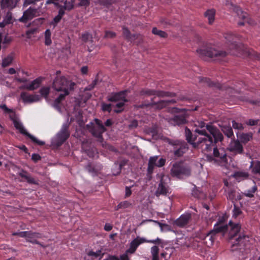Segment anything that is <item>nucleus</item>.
I'll list each match as a JSON object with an SVG mask.
<instances>
[{"label":"nucleus","instance_id":"f257e3e1","mask_svg":"<svg viewBox=\"0 0 260 260\" xmlns=\"http://www.w3.org/2000/svg\"><path fill=\"white\" fill-rule=\"evenodd\" d=\"M197 52L203 59L211 58H214L215 60H220L228 55L226 51L216 50L212 45L207 43H204L200 48L197 50Z\"/></svg>","mask_w":260,"mask_h":260},{"label":"nucleus","instance_id":"f03ea898","mask_svg":"<svg viewBox=\"0 0 260 260\" xmlns=\"http://www.w3.org/2000/svg\"><path fill=\"white\" fill-rule=\"evenodd\" d=\"M249 237L246 235H240L232 242V251L236 252V254L239 259H244L249 252Z\"/></svg>","mask_w":260,"mask_h":260},{"label":"nucleus","instance_id":"7ed1b4c3","mask_svg":"<svg viewBox=\"0 0 260 260\" xmlns=\"http://www.w3.org/2000/svg\"><path fill=\"white\" fill-rule=\"evenodd\" d=\"M194 132L204 137L199 138L192 148L196 149H201L203 152L210 151L213 143V139L212 136L205 129L196 128Z\"/></svg>","mask_w":260,"mask_h":260},{"label":"nucleus","instance_id":"20e7f679","mask_svg":"<svg viewBox=\"0 0 260 260\" xmlns=\"http://www.w3.org/2000/svg\"><path fill=\"white\" fill-rule=\"evenodd\" d=\"M94 121L95 123L90 122L89 124L86 125V128L93 137L96 138L98 141L102 144L103 147H104V141L102 134L106 131V128L100 120L95 118Z\"/></svg>","mask_w":260,"mask_h":260},{"label":"nucleus","instance_id":"39448f33","mask_svg":"<svg viewBox=\"0 0 260 260\" xmlns=\"http://www.w3.org/2000/svg\"><path fill=\"white\" fill-rule=\"evenodd\" d=\"M206 159L210 162H213L221 166L227 167V154L225 150L223 148L214 147L213 148V156L207 155Z\"/></svg>","mask_w":260,"mask_h":260},{"label":"nucleus","instance_id":"423d86ee","mask_svg":"<svg viewBox=\"0 0 260 260\" xmlns=\"http://www.w3.org/2000/svg\"><path fill=\"white\" fill-rule=\"evenodd\" d=\"M75 85V83L67 80L63 76L56 77L53 82V88L54 90L63 92L69 91V89L73 90Z\"/></svg>","mask_w":260,"mask_h":260},{"label":"nucleus","instance_id":"0eeeda50","mask_svg":"<svg viewBox=\"0 0 260 260\" xmlns=\"http://www.w3.org/2000/svg\"><path fill=\"white\" fill-rule=\"evenodd\" d=\"M167 142L173 147L174 155L181 157L188 150V146L184 140L168 139Z\"/></svg>","mask_w":260,"mask_h":260},{"label":"nucleus","instance_id":"6e6552de","mask_svg":"<svg viewBox=\"0 0 260 260\" xmlns=\"http://www.w3.org/2000/svg\"><path fill=\"white\" fill-rule=\"evenodd\" d=\"M190 168L184 165L182 161L174 163L170 171L172 177L180 178L182 175L189 176L190 174Z\"/></svg>","mask_w":260,"mask_h":260},{"label":"nucleus","instance_id":"1a4fd4ad","mask_svg":"<svg viewBox=\"0 0 260 260\" xmlns=\"http://www.w3.org/2000/svg\"><path fill=\"white\" fill-rule=\"evenodd\" d=\"M11 119L12 120L13 122V124L15 128L17 129H18L20 133L27 136L29 138H30L31 141L34 142L35 143H36L38 145L40 146H43L45 145V142L42 141H40L38 140L36 138H35L32 135L29 134L23 127L22 124L18 121L16 118H11Z\"/></svg>","mask_w":260,"mask_h":260},{"label":"nucleus","instance_id":"9d476101","mask_svg":"<svg viewBox=\"0 0 260 260\" xmlns=\"http://www.w3.org/2000/svg\"><path fill=\"white\" fill-rule=\"evenodd\" d=\"M38 13L37 9L29 7L23 12L22 16L18 19V21L23 23H26L34 17H37L38 15Z\"/></svg>","mask_w":260,"mask_h":260},{"label":"nucleus","instance_id":"9b49d317","mask_svg":"<svg viewBox=\"0 0 260 260\" xmlns=\"http://www.w3.org/2000/svg\"><path fill=\"white\" fill-rule=\"evenodd\" d=\"M236 13L239 17L243 20L244 21H241L238 22V24L239 26H242L245 24V23H248L249 25H253L255 24V22L248 17V15L247 13L243 12L241 8L239 7H235Z\"/></svg>","mask_w":260,"mask_h":260},{"label":"nucleus","instance_id":"f8f14e48","mask_svg":"<svg viewBox=\"0 0 260 260\" xmlns=\"http://www.w3.org/2000/svg\"><path fill=\"white\" fill-rule=\"evenodd\" d=\"M69 127L67 125H63L60 131L56 136V145L58 146L62 145L70 136Z\"/></svg>","mask_w":260,"mask_h":260},{"label":"nucleus","instance_id":"ddd939ff","mask_svg":"<svg viewBox=\"0 0 260 260\" xmlns=\"http://www.w3.org/2000/svg\"><path fill=\"white\" fill-rule=\"evenodd\" d=\"M207 131L210 133L215 143L218 142H221L223 139V136L221 132L215 126H208L207 127Z\"/></svg>","mask_w":260,"mask_h":260},{"label":"nucleus","instance_id":"4468645a","mask_svg":"<svg viewBox=\"0 0 260 260\" xmlns=\"http://www.w3.org/2000/svg\"><path fill=\"white\" fill-rule=\"evenodd\" d=\"M126 90L121 91L118 92H112L107 96V100L109 102H116L123 101L127 102L128 100L125 98Z\"/></svg>","mask_w":260,"mask_h":260},{"label":"nucleus","instance_id":"2eb2a0df","mask_svg":"<svg viewBox=\"0 0 260 260\" xmlns=\"http://www.w3.org/2000/svg\"><path fill=\"white\" fill-rule=\"evenodd\" d=\"M224 37L231 49H238L239 46L237 43L238 38L236 36L231 32H228L224 34Z\"/></svg>","mask_w":260,"mask_h":260},{"label":"nucleus","instance_id":"dca6fc26","mask_svg":"<svg viewBox=\"0 0 260 260\" xmlns=\"http://www.w3.org/2000/svg\"><path fill=\"white\" fill-rule=\"evenodd\" d=\"M147 240L144 238H140V237H137L134 239L130 243L129 248L126 250L127 253L133 254L135 253L137 247L142 243L146 242Z\"/></svg>","mask_w":260,"mask_h":260},{"label":"nucleus","instance_id":"f3484780","mask_svg":"<svg viewBox=\"0 0 260 260\" xmlns=\"http://www.w3.org/2000/svg\"><path fill=\"white\" fill-rule=\"evenodd\" d=\"M164 175H162L157 189L155 191V194L157 197H159L161 194L166 196L169 192V186L164 181Z\"/></svg>","mask_w":260,"mask_h":260},{"label":"nucleus","instance_id":"a211bd4d","mask_svg":"<svg viewBox=\"0 0 260 260\" xmlns=\"http://www.w3.org/2000/svg\"><path fill=\"white\" fill-rule=\"evenodd\" d=\"M167 121L173 125H180L187 123L186 117L184 115H175L172 118L167 119Z\"/></svg>","mask_w":260,"mask_h":260},{"label":"nucleus","instance_id":"6ab92c4d","mask_svg":"<svg viewBox=\"0 0 260 260\" xmlns=\"http://www.w3.org/2000/svg\"><path fill=\"white\" fill-rule=\"evenodd\" d=\"M19 176L24 179L28 183L31 184H39V181L32 177L31 175L26 171L21 169L18 173Z\"/></svg>","mask_w":260,"mask_h":260},{"label":"nucleus","instance_id":"aec40b11","mask_svg":"<svg viewBox=\"0 0 260 260\" xmlns=\"http://www.w3.org/2000/svg\"><path fill=\"white\" fill-rule=\"evenodd\" d=\"M229 228H230L229 232V238L232 240L240 232L241 225L239 223H235L232 221L229 223Z\"/></svg>","mask_w":260,"mask_h":260},{"label":"nucleus","instance_id":"412c9836","mask_svg":"<svg viewBox=\"0 0 260 260\" xmlns=\"http://www.w3.org/2000/svg\"><path fill=\"white\" fill-rule=\"evenodd\" d=\"M20 96L24 103H30L40 101V98L37 94H29L26 92H22Z\"/></svg>","mask_w":260,"mask_h":260},{"label":"nucleus","instance_id":"4be33fe9","mask_svg":"<svg viewBox=\"0 0 260 260\" xmlns=\"http://www.w3.org/2000/svg\"><path fill=\"white\" fill-rule=\"evenodd\" d=\"M229 150L236 153L241 154L243 153V146L239 141H233L230 143Z\"/></svg>","mask_w":260,"mask_h":260},{"label":"nucleus","instance_id":"5701e85b","mask_svg":"<svg viewBox=\"0 0 260 260\" xmlns=\"http://www.w3.org/2000/svg\"><path fill=\"white\" fill-rule=\"evenodd\" d=\"M42 82L41 78H37L33 80L29 84H26L21 87V88L28 90H34L37 89L40 85Z\"/></svg>","mask_w":260,"mask_h":260},{"label":"nucleus","instance_id":"b1692460","mask_svg":"<svg viewBox=\"0 0 260 260\" xmlns=\"http://www.w3.org/2000/svg\"><path fill=\"white\" fill-rule=\"evenodd\" d=\"M190 218L191 214L189 213L182 215L176 220V224L180 227L183 226L188 223Z\"/></svg>","mask_w":260,"mask_h":260},{"label":"nucleus","instance_id":"393cba45","mask_svg":"<svg viewBox=\"0 0 260 260\" xmlns=\"http://www.w3.org/2000/svg\"><path fill=\"white\" fill-rule=\"evenodd\" d=\"M222 222V221L220 220L218 222V223H216L214 225L213 230H211V234H213L216 235L217 233H225L228 230V225H220V223Z\"/></svg>","mask_w":260,"mask_h":260},{"label":"nucleus","instance_id":"a878e982","mask_svg":"<svg viewBox=\"0 0 260 260\" xmlns=\"http://www.w3.org/2000/svg\"><path fill=\"white\" fill-rule=\"evenodd\" d=\"M200 82L205 84L207 86L211 87H213L218 89H222V85L218 82H212L210 79L208 78H202L200 79Z\"/></svg>","mask_w":260,"mask_h":260},{"label":"nucleus","instance_id":"bb28decb","mask_svg":"<svg viewBox=\"0 0 260 260\" xmlns=\"http://www.w3.org/2000/svg\"><path fill=\"white\" fill-rule=\"evenodd\" d=\"M26 236H25V238H26V240L32 243H37L38 244L39 242L37 240H36V238H41V235L40 234L38 233H34L32 232L31 231H26Z\"/></svg>","mask_w":260,"mask_h":260},{"label":"nucleus","instance_id":"cd10ccee","mask_svg":"<svg viewBox=\"0 0 260 260\" xmlns=\"http://www.w3.org/2000/svg\"><path fill=\"white\" fill-rule=\"evenodd\" d=\"M17 2V0H2L1 8L2 9H13L16 7Z\"/></svg>","mask_w":260,"mask_h":260},{"label":"nucleus","instance_id":"c85d7f7f","mask_svg":"<svg viewBox=\"0 0 260 260\" xmlns=\"http://www.w3.org/2000/svg\"><path fill=\"white\" fill-rule=\"evenodd\" d=\"M69 94V91H66V92H63V93H61L59 94V96L55 99L53 103V107L55 108L56 109L60 110V104L64 100L66 96L68 95Z\"/></svg>","mask_w":260,"mask_h":260},{"label":"nucleus","instance_id":"c756f323","mask_svg":"<svg viewBox=\"0 0 260 260\" xmlns=\"http://www.w3.org/2000/svg\"><path fill=\"white\" fill-rule=\"evenodd\" d=\"M185 137L187 142L190 144L193 147L196 142H193V134L191 131L187 127L185 128Z\"/></svg>","mask_w":260,"mask_h":260},{"label":"nucleus","instance_id":"7c9ffc66","mask_svg":"<svg viewBox=\"0 0 260 260\" xmlns=\"http://www.w3.org/2000/svg\"><path fill=\"white\" fill-rule=\"evenodd\" d=\"M222 132L229 138H232L234 136L233 131L231 126H220Z\"/></svg>","mask_w":260,"mask_h":260},{"label":"nucleus","instance_id":"2f4dec72","mask_svg":"<svg viewBox=\"0 0 260 260\" xmlns=\"http://www.w3.org/2000/svg\"><path fill=\"white\" fill-rule=\"evenodd\" d=\"M122 36L125 40L129 42H133V34H131L129 29L125 26L122 27Z\"/></svg>","mask_w":260,"mask_h":260},{"label":"nucleus","instance_id":"473e14b6","mask_svg":"<svg viewBox=\"0 0 260 260\" xmlns=\"http://www.w3.org/2000/svg\"><path fill=\"white\" fill-rule=\"evenodd\" d=\"M215 10L214 9L208 10L205 12L204 15L208 18L209 24H212L215 19Z\"/></svg>","mask_w":260,"mask_h":260},{"label":"nucleus","instance_id":"72a5a7b5","mask_svg":"<svg viewBox=\"0 0 260 260\" xmlns=\"http://www.w3.org/2000/svg\"><path fill=\"white\" fill-rule=\"evenodd\" d=\"M155 95L159 98H165V97H175L176 94L174 92H171L168 91H165L162 90H155Z\"/></svg>","mask_w":260,"mask_h":260},{"label":"nucleus","instance_id":"f704fd0d","mask_svg":"<svg viewBox=\"0 0 260 260\" xmlns=\"http://www.w3.org/2000/svg\"><path fill=\"white\" fill-rule=\"evenodd\" d=\"M133 42L135 41V44L139 46L144 43V36L140 34H133Z\"/></svg>","mask_w":260,"mask_h":260},{"label":"nucleus","instance_id":"c9c22d12","mask_svg":"<svg viewBox=\"0 0 260 260\" xmlns=\"http://www.w3.org/2000/svg\"><path fill=\"white\" fill-rule=\"evenodd\" d=\"M75 0H61L60 2L63 3V6L60 8H62L64 10L70 11L73 9L74 4Z\"/></svg>","mask_w":260,"mask_h":260},{"label":"nucleus","instance_id":"e433bc0d","mask_svg":"<svg viewBox=\"0 0 260 260\" xmlns=\"http://www.w3.org/2000/svg\"><path fill=\"white\" fill-rule=\"evenodd\" d=\"M152 108H154L156 110H161L167 107L165 100H160L158 102H155L152 100Z\"/></svg>","mask_w":260,"mask_h":260},{"label":"nucleus","instance_id":"4c0bfd02","mask_svg":"<svg viewBox=\"0 0 260 260\" xmlns=\"http://www.w3.org/2000/svg\"><path fill=\"white\" fill-rule=\"evenodd\" d=\"M192 194L195 198L205 200L207 198V196L203 192L200 191L197 188H194L192 191Z\"/></svg>","mask_w":260,"mask_h":260},{"label":"nucleus","instance_id":"58836bf2","mask_svg":"<svg viewBox=\"0 0 260 260\" xmlns=\"http://www.w3.org/2000/svg\"><path fill=\"white\" fill-rule=\"evenodd\" d=\"M250 167L252 173L260 175V161H252Z\"/></svg>","mask_w":260,"mask_h":260},{"label":"nucleus","instance_id":"ea45409f","mask_svg":"<svg viewBox=\"0 0 260 260\" xmlns=\"http://www.w3.org/2000/svg\"><path fill=\"white\" fill-rule=\"evenodd\" d=\"M215 235L211 234V231L209 232L205 238V241L206 244L208 246H211L213 245L215 238Z\"/></svg>","mask_w":260,"mask_h":260},{"label":"nucleus","instance_id":"a19ab883","mask_svg":"<svg viewBox=\"0 0 260 260\" xmlns=\"http://www.w3.org/2000/svg\"><path fill=\"white\" fill-rule=\"evenodd\" d=\"M155 94V90L148 88L142 89L140 91V95L141 96H151Z\"/></svg>","mask_w":260,"mask_h":260},{"label":"nucleus","instance_id":"79ce46f5","mask_svg":"<svg viewBox=\"0 0 260 260\" xmlns=\"http://www.w3.org/2000/svg\"><path fill=\"white\" fill-rule=\"evenodd\" d=\"M151 253L152 254V260H159L158 253L159 248L156 246H153L151 248Z\"/></svg>","mask_w":260,"mask_h":260},{"label":"nucleus","instance_id":"37998d69","mask_svg":"<svg viewBox=\"0 0 260 260\" xmlns=\"http://www.w3.org/2000/svg\"><path fill=\"white\" fill-rule=\"evenodd\" d=\"M252 135L251 133H247V134H244L242 133L239 136V138L241 140V142L246 143L249 141L250 140V139H252Z\"/></svg>","mask_w":260,"mask_h":260},{"label":"nucleus","instance_id":"c03bdc74","mask_svg":"<svg viewBox=\"0 0 260 260\" xmlns=\"http://www.w3.org/2000/svg\"><path fill=\"white\" fill-rule=\"evenodd\" d=\"M152 32L154 35H157L161 38H166L168 37V34L165 31L159 30L156 27L152 28Z\"/></svg>","mask_w":260,"mask_h":260},{"label":"nucleus","instance_id":"a18cd8bd","mask_svg":"<svg viewBox=\"0 0 260 260\" xmlns=\"http://www.w3.org/2000/svg\"><path fill=\"white\" fill-rule=\"evenodd\" d=\"M249 176V174L246 172L238 171L235 173L234 177L237 179H246Z\"/></svg>","mask_w":260,"mask_h":260},{"label":"nucleus","instance_id":"49530a36","mask_svg":"<svg viewBox=\"0 0 260 260\" xmlns=\"http://www.w3.org/2000/svg\"><path fill=\"white\" fill-rule=\"evenodd\" d=\"M212 125L211 123H206L203 121H198L196 124L197 126L201 128L200 129H205L206 131H207V127L208 126H212Z\"/></svg>","mask_w":260,"mask_h":260},{"label":"nucleus","instance_id":"de8ad7c7","mask_svg":"<svg viewBox=\"0 0 260 260\" xmlns=\"http://www.w3.org/2000/svg\"><path fill=\"white\" fill-rule=\"evenodd\" d=\"M132 206V204L129 202L125 201L120 202L116 207H115V210L117 211L119 209H125L130 207Z\"/></svg>","mask_w":260,"mask_h":260},{"label":"nucleus","instance_id":"09e8293b","mask_svg":"<svg viewBox=\"0 0 260 260\" xmlns=\"http://www.w3.org/2000/svg\"><path fill=\"white\" fill-rule=\"evenodd\" d=\"M4 20L5 21V23L8 24L13 23L15 20V19L12 16V14L10 11H8L5 16Z\"/></svg>","mask_w":260,"mask_h":260},{"label":"nucleus","instance_id":"8fccbe9b","mask_svg":"<svg viewBox=\"0 0 260 260\" xmlns=\"http://www.w3.org/2000/svg\"><path fill=\"white\" fill-rule=\"evenodd\" d=\"M257 189V187L255 184H254L251 188V189L248 190L247 192L243 193L244 195L247 197L252 198L254 197V193L256 192Z\"/></svg>","mask_w":260,"mask_h":260},{"label":"nucleus","instance_id":"3c124183","mask_svg":"<svg viewBox=\"0 0 260 260\" xmlns=\"http://www.w3.org/2000/svg\"><path fill=\"white\" fill-rule=\"evenodd\" d=\"M13 60V57L12 55H9L7 57L5 58L3 60L2 66L3 67H6L9 66L12 62Z\"/></svg>","mask_w":260,"mask_h":260},{"label":"nucleus","instance_id":"603ef678","mask_svg":"<svg viewBox=\"0 0 260 260\" xmlns=\"http://www.w3.org/2000/svg\"><path fill=\"white\" fill-rule=\"evenodd\" d=\"M64 14V11L62 8H60L58 11V15L55 16L53 19V22L55 24H57L58 22L60 21L62 16Z\"/></svg>","mask_w":260,"mask_h":260},{"label":"nucleus","instance_id":"864d4df0","mask_svg":"<svg viewBox=\"0 0 260 260\" xmlns=\"http://www.w3.org/2000/svg\"><path fill=\"white\" fill-rule=\"evenodd\" d=\"M115 2L116 0H97V3L99 4L106 7H108Z\"/></svg>","mask_w":260,"mask_h":260},{"label":"nucleus","instance_id":"5fc2aeb1","mask_svg":"<svg viewBox=\"0 0 260 260\" xmlns=\"http://www.w3.org/2000/svg\"><path fill=\"white\" fill-rule=\"evenodd\" d=\"M50 88L49 87H42L40 90V93L43 96L47 98L50 92Z\"/></svg>","mask_w":260,"mask_h":260},{"label":"nucleus","instance_id":"6e6d98bb","mask_svg":"<svg viewBox=\"0 0 260 260\" xmlns=\"http://www.w3.org/2000/svg\"><path fill=\"white\" fill-rule=\"evenodd\" d=\"M51 37V31L49 29H47L45 32V44L47 45H49L51 43V40L50 38Z\"/></svg>","mask_w":260,"mask_h":260},{"label":"nucleus","instance_id":"4d7b16f0","mask_svg":"<svg viewBox=\"0 0 260 260\" xmlns=\"http://www.w3.org/2000/svg\"><path fill=\"white\" fill-rule=\"evenodd\" d=\"M249 57L253 59L260 60V54L255 52L253 50L249 51L248 53Z\"/></svg>","mask_w":260,"mask_h":260},{"label":"nucleus","instance_id":"13d9d810","mask_svg":"<svg viewBox=\"0 0 260 260\" xmlns=\"http://www.w3.org/2000/svg\"><path fill=\"white\" fill-rule=\"evenodd\" d=\"M81 39L84 42H87L92 39V36L89 33L86 32L82 35Z\"/></svg>","mask_w":260,"mask_h":260},{"label":"nucleus","instance_id":"bf43d9fd","mask_svg":"<svg viewBox=\"0 0 260 260\" xmlns=\"http://www.w3.org/2000/svg\"><path fill=\"white\" fill-rule=\"evenodd\" d=\"M242 211L241 209L237 207L236 205L234 204V208L233 210V217L236 218L239 215L242 214Z\"/></svg>","mask_w":260,"mask_h":260},{"label":"nucleus","instance_id":"052dcab7","mask_svg":"<svg viewBox=\"0 0 260 260\" xmlns=\"http://www.w3.org/2000/svg\"><path fill=\"white\" fill-rule=\"evenodd\" d=\"M232 126L234 129L242 130L244 128L243 125L240 123H238L235 120L232 121Z\"/></svg>","mask_w":260,"mask_h":260},{"label":"nucleus","instance_id":"680f3d73","mask_svg":"<svg viewBox=\"0 0 260 260\" xmlns=\"http://www.w3.org/2000/svg\"><path fill=\"white\" fill-rule=\"evenodd\" d=\"M154 98H152L151 99V102L148 103H144L142 104L139 105L138 106V108H147V107H153L152 105V100H153Z\"/></svg>","mask_w":260,"mask_h":260},{"label":"nucleus","instance_id":"e2e57ef3","mask_svg":"<svg viewBox=\"0 0 260 260\" xmlns=\"http://www.w3.org/2000/svg\"><path fill=\"white\" fill-rule=\"evenodd\" d=\"M138 126V121L137 120H133L130 121L129 124L128 125L129 129H132L136 128Z\"/></svg>","mask_w":260,"mask_h":260},{"label":"nucleus","instance_id":"0e129e2a","mask_svg":"<svg viewBox=\"0 0 260 260\" xmlns=\"http://www.w3.org/2000/svg\"><path fill=\"white\" fill-rule=\"evenodd\" d=\"M102 108L103 111H108V112H110L111 111V104H107L105 103H103L102 104Z\"/></svg>","mask_w":260,"mask_h":260},{"label":"nucleus","instance_id":"69168bd1","mask_svg":"<svg viewBox=\"0 0 260 260\" xmlns=\"http://www.w3.org/2000/svg\"><path fill=\"white\" fill-rule=\"evenodd\" d=\"M86 169L90 173H96V170L94 168V167L93 166V165L91 162H89L88 164V165L86 166Z\"/></svg>","mask_w":260,"mask_h":260},{"label":"nucleus","instance_id":"338daca9","mask_svg":"<svg viewBox=\"0 0 260 260\" xmlns=\"http://www.w3.org/2000/svg\"><path fill=\"white\" fill-rule=\"evenodd\" d=\"M98 79L94 80L92 82L85 88V90H91L97 84Z\"/></svg>","mask_w":260,"mask_h":260},{"label":"nucleus","instance_id":"774afa93","mask_svg":"<svg viewBox=\"0 0 260 260\" xmlns=\"http://www.w3.org/2000/svg\"><path fill=\"white\" fill-rule=\"evenodd\" d=\"M236 192L234 190H231L228 192V198L231 200H235V199L236 198Z\"/></svg>","mask_w":260,"mask_h":260}]
</instances>
